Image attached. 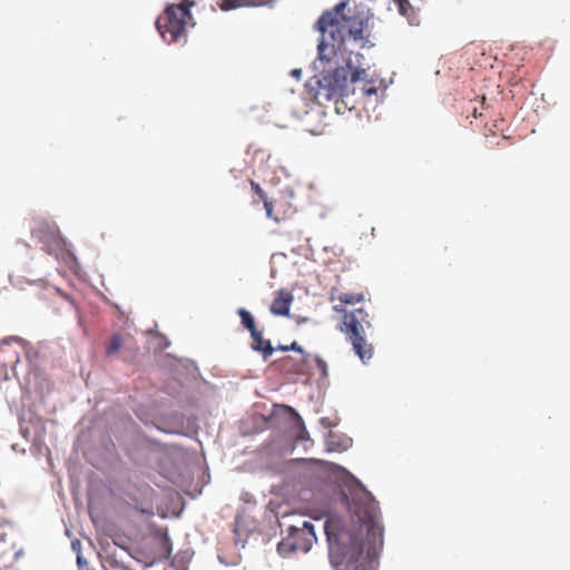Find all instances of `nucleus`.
Segmentation results:
<instances>
[{"instance_id":"obj_10","label":"nucleus","mask_w":570,"mask_h":570,"mask_svg":"<svg viewBox=\"0 0 570 570\" xmlns=\"http://www.w3.org/2000/svg\"><path fill=\"white\" fill-rule=\"evenodd\" d=\"M250 336L253 340L252 348L254 351L261 352L264 358H267L273 354L274 347L272 346L268 340H265L263 337L262 331L255 330L254 332L250 333Z\"/></svg>"},{"instance_id":"obj_1","label":"nucleus","mask_w":570,"mask_h":570,"mask_svg":"<svg viewBox=\"0 0 570 570\" xmlns=\"http://www.w3.org/2000/svg\"><path fill=\"white\" fill-rule=\"evenodd\" d=\"M342 500L353 515L355 530L343 527L337 518L326 520L331 564L335 570H375L373 561L384 544L379 502L357 480L348 485V494L342 493Z\"/></svg>"},{"instance_id":"obj_5","label":"nucleus","mask_w":570,"mask_h":570,"mask_svg":"<svg viewBox=\"0 0 570 570\" xmlns=\"http://www.w3.org/2000/svg\"><path fill=\"white\" fill-rule=\"evenodd\" d=\"M195 4L191 0H174L156 20V28L167 42H180L186 40L187 30L194 27V18L190 8Z\"/></svg>"},{"instance_id":"obj_4","label":"nucleus","mask_w":570,"mask_h":570,"mask_svg":"<svg viewBox=\"0 0 570 570\" xmlns=\"http://www.w3.org/2000/svg\"><path fill=\"white\" fill-rule=\"evenodd\" d=\"M331 61L328 70H323L320 75L314 76L307 82L308 92L314 101L318 105L334 102L337 112H341L338 102L350 94V73L352 68L353 52L347 58L340 57L338 52L327 51Z\"/></svg>"},{"instance_id":"obj_9","label":"nucleus","mask_w":570,"mask_h":570,"mask_svg":"<svg viewBox=\"0 0 570 570\" xmlns=\"http://www.w3.org/2000/svg\"><path fill=\"white\" fill-rule=\"evenodd\" d=\"M293 299L294 297L291 292L286 289L277 291L271 304V313L277 316H288Z\"/></svg>"},{"instance_id":"obj_13","label":"nucleus","mask_w":570,"mask_h":570,"mask_svg":"<svg viewBox=\"0 0 570 570\" xmlns=\"http://www.w3.org/2000/svg\"><path fill=\"white\" fill-rule=\"evenodd\" d=\"M217 4L224 11L236 9L244 4V0H218Z\"/></svg>"},{"instance_id":"obj_15","label":"nucleus","mask_w":570,"mask_h":570,"mask_svg":"<svg viewBox=\"0 0 570 570\" xmlns=\"http://www.w3.org/2000/svg\"><path fill=\"white\" fill-rule=\"evenodd\" d=\"M315 362H316V366L321 371L322 375L324 377L327 376V364H326V362L323 358L318 357V356L316 357Z\"/></svg>"},{"instance_id":"obj_16","label":"nucleus","mask_w":570,"mask_h":570,"mask_svg":"<svg viewBox=\"0 0 570 570\" xmlns=\"http://www.w3.org/2000/svg\"><path fill=\"white\" fill-rule=\"evenodd\" d=\"M394 1L397 3L401 13H403L404 9H405V4H409L407 0H394Z\"/></svg>"},{"instance_id":"obj_7","label":"nucleus","mask_w":570,"mask_h":570,"mask_svg":"<svg viewBox=\"0 0 570 570\" xmlns=\"http://www.w3.org/2000/svg\"><path fill=\"white\" fill-rule=\"evenodd\" d=\"M354 59L352 58V68L350 73V86L353 85L352 92L360 90L363 96H372L376 95L377 86L376 81L370 78V75L366 69L361 68L356 65L358 59L362 58L360 53L354 55Z\"/></svg>"},{"instance_id":"obj_8","label":"nucleus","mask_w":570,"mask_h":570,"mask_svg":"<svg viewBox=\"0 0 570 570\" xmlns=\"http://www.w3.org/2000/svg\"><path fill=\"white\" fill-rule=\"evenodd\" d=\"M266 216L276 223L291 218L295 214L294 206L286 197H279L265 204Z\"/></svg>"},{"instance_id":"obj_19","label":"nucleus","mask_w":570,"mask_h":570,"mask_svg":"<svg viewBox=\"0 0 570 570\" xmlns=\"http://www.w3.org/2000/svg\"><path fill=\"white\" fill-rule=\"evenodd\" d=\"M293 75L296 77H299L301 70H298V69L293 70Z\"/></svg>"},{"instance_id":"obj_12","label":"nucleus","mask_w":570,"mask_h":570,"mask_svg":"<svg viewBox=\"0 0 570 570\" xmlns=\"http://www.w3.org/2000/svg\"><path fill=\"white\" fill-rule=\"evenodd\" d=\"M237 314L240 317L242 325L249 331V333L257 330L254 316L245 308H239Z\"/></svg>"},{"instance_id":"obj_14","label":"nucleus","mask_w":570,"mask_h":570,"mask_svg":"<svg viewBox=\"0 0 570 570\" xmlns=\"http://www.w3.org/2000/svg\"><path fill=\"white\" fill-rule=\"evenodd\" d=\"M250 187L252 190L259 197L264 205L266 204V202H271V199H268L266 193L263 190L258 183L250 180Z\"/></svg>"},{"instance_id":"obj_17","label":"nucleus","mask_w":570,"mask_h":570,"mask_svg":"<svg viewBox=\"0 0 570 570\" xmlns=\"http://www.w3.org/2000/svg\"><path fill=\"white\" fill-rule=\"evenodd\" d=\"M288 348L292 350V351H296V352L303 353V348L296 342H293L288 346Z\"/></svg>"},{"instance_id":"obj_11","label":"nucleus","mask_w":570,"mask_h":570,"mask_svg":"<svg viewBox=\"0 0 570 570\" xmlns=\"http://www.w3.org/2000/svg\"><path fill=\"white\" fill-rule=\"evenodd\" d=\"M125 345V338L120 334H115L110 338V342L106 346V354L112 356L117 354L120 348Z\"/></svg>"},{"instance_id":"obj_21","label":"nucleus","mask_w":570,"mask_h":570,"mask_svg":"<svg viewBox=\"0 0 570 570\" xmlns=\"http://www.w3.org/2000/svg\"><path fill=\"white\" fill-rule=\"evenodd\" d=\"M481 115H482V114L478 115V114H476V109H474V111H473V116H474L475 118H476L478 116H481Z\"/></svg>"},{"instance_id":"obj_2","label":"nucleus","mask_w":570,"mask_h":570,"mask_svg":"<svg viewBox=\"0 0 570 570\" xmlns=\"http://www.w3.org/2000/svg\"><path fill=\"white\" fill-rule=\"evenodd\" d=\"M367 22L368 10L350 2H340L332 11L324 12L316 22V29L322 33L320 60L331 61L327 51H341L346 39L364 40Z\"/></svg>"},{"instance_id":"obj_20","label":"nucleus","mask_w":570,"mask_h":570,"mask_svg":"<svg viewBox=\"0 0 570 570\" xmlns=\"http://www.w3.org/2000/svg\"><path fill=\"white\" fill-rule=\"evenodd\" d=\"M11 340H16V337L4 338V340L2 341V343L7 344V343H9Z\"/></svg>"},{"instance_id":"obj_18","label":"nucleus","mask_w":570,"mask_h":570,"mask_svg":"<svg viewBox=\"0 0 570 570\" xmlns=\"http://www.w3.org/2000/svg\"><path fill=\"white\" fill-rule=\"evenodd\" d=\"M278 350H282V351H288V346L287 345H279L278 346Z\"/></svg>"},{"instance_id":"obj_6","label":"nucleus","mask_w":570,"mask_h":570,"mask_svg":"<svg viewBox=\"0 0 570 570\" xmlns=\"http://www.w3.org/2000/svg\"><path fill=\"white\" fill-rule=\"evenodd\" d=\"M316 540L312 522L301 520L287 529V537L277 546L279 554L286 557L293 552H307Z\"/></svg>"},{"instance_id":"obj_22","label":"nucleus","mask_w":570,"mask_h":570,"mask_svg":"<svg viewBox=\"0 0 570 570\" xmlns=\"http://www.w3.org/2000/svg\"><path fill=\"white\" fill-rule=\"evenodd\" d=\"M78 563H79V566L81 564V557L80 556H78Z\"/></svg>"},{"instance_id":"obj_3","label":"nucleus","mask_w":570,"mask_h":570,"mask_svg":"<svg viewBox=\"0 0 570 570\" xmlns=\"http://www.w3.org/2000/svg\"><path fill=\"white\" fill-rule=\"evenodd\" d=\"M331 302H340L333 306V311L342 314L340 331L352 345L354 353L365 363L373 357L374 346L366 338V328L371 327L368 313L364 308L346 311L344 305H355L364 301L363 293H343L333 288L330 293Z\"/></svg>"}]
</instances>
